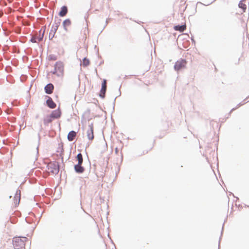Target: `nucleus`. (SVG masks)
Here are the masks:
<instances>
[{"mask_svg": "<svg viewBox=\"0 0 249 249\" xmlns=\"http://www.w3.org/2000/svg\"><path fill=\"white\" fill-rule=\"evenodd\" d=\"M76 159L78 161V163L79 164H82L83 162V159L82 155L81 153H79L76 156Z\"/></svg>", "mask_w": 249, "mask_h": 249, "instance_id": "f3484780", "label": "nucleus"}, {"mask_svg": "<svg viewBox=\"0 0 249 249\" xmlns=\"http://www.w3.org/2000/svg\"><path fill=\"white\" fill-rule=\"evenodd\" d=\"M107 90V80L104 79L102 83V88L100 92V96L104 98L105 96V93Z\"/></svg>", "mask_w": 249, "mask_h": 249, "instance_id": "39448f33", "label": "nucleus"}, {"mask_svg": "<svg viewBox=\"0 0 249 249\" xmlns=\"http://www.w3.org/2000/svg\"><path fill=\"white\" fill-rule=\"evenodd\" d=\"M186 28V25H177V26H175L174 27V29L176 30V31H179L181 32H183Z\"/></svg>", "mask_w": 249, "mask_h": 249, "instance_id": "2eb2a0df", "label": "nucleus"}, {"mask_svg": "<svg viewBox=\"0 0 249 249\" xmlns=\"http://www.w3.org/2000/svg\"><path fill=\"white\" fill-rule=\"evenodd\" d=\"M71 21L69 19H67L65 20L63 22V26L66 30H67L66 27L71 25Z\"/></svg>", "mask_w": 249, "mask_h": 249, "instance_id": "a211bd4d", "label": "nucleus"}, {"mask_svg": "<svg viewBox=\"0 0 249 249\" xmlns=\"http://www.w3.org/2000/svg\"><path fill=\"white\" fill-rule=\"evenodd\" d=\"M89 60L86 58H84L83 59V61H82V65L84 66V67H87L88 66V65H89Z\"/></svg>", "mask_w": 249, "mask_h": 249, "instance_id": "6ab92c4d", "label": "nucleus"}, {"mask_svg": "<svg viewBox=\"0 0 249 249\" xmlns=\"http://www.w3.org/2000/svg\"><path fill=\"white\" fill-rule=\"evenodd\" d=\"M68 12V9L67 6H63L61 7V10L59 13V16L60 17H64L66 15Z\"/></svg>", "mask_w": 249, "mask_h": 249, "instance_id": "9b49d317", "label": "nucleus"}, {"mask_svg": "<svg viewBox=\"0 0 249 249\" xmlns=\"http://www.w3.org/2000/svg\"><path fill=\"white\" fill-rule=\"evenodd\" d=\"M115 153H116V154H117L118 153V149L117 148H115Z\"/></svg>", "mask_w": 249, "mask_h": 249, "instance_id": "4be33fe9", "label": "nucleus"}, {"mask_svg": "<svg viewBox=\"0 0 249 249\" xmlns=\"http://www.w3.org/2000/svg\"><path fill=\"white\" fill-rule=\"evenodd\" d=\"M61 114V111L59 109L53 110L50 116V117L53 119H57L60 117Z\"/></svg>", "mask_w": 249, "mask_h": 249, "instance_id": "0eeeda50", "label": "nucleus"}, {"mask_svg": "<svg viewBox=\"0 0 249 249\" xmlns=\"http://www.w3.org/2000/svg\"><path fill=\"white\" fill-rule=\"evenodd\" d=\"M44 36V32L41 33V31L39 32V35L38 36H37V41L39 42L42 40Z\"/></svg>", "mask_w": 249, "mask_h": 249, "instance_id": "aec40b11", "label": "nucleus"}, {"mask_svg": "<svg viewBox=\"0 0 249 249\" xmlns=\"http://www.w3.org/2000/svg\"><path fill=\"white\" fill-rule=\"evenodd\" d=\"M31 40L32 42H34V43L38 42L36 36H35L33 37Z\"/></svg>", "mask_w": 249, "mask_h": 249, "instance_id": "412c9836", "label": "nucleus"}, {"mask_svg": "<svg viewBox=\"0 0 249 249\" xmlns=\"http://www.w3.org/2000/svg\"><path fill=\"white\" fill-rule=\"evenodd\" d=\"M47 106L51 108H54L56 107L55 103L53 101L50 97L46 101Z\"/></svg>", "mask_w": 249, "mask_h": 249, "instance_id": "9d476101", "label": "nucleus"}, {"mask_svg": "<svg viewBox=\"0 0 249 249\" xmlns=\"http://www.w3.org/2000/svg\"><path fill=\"white\" fill-rule=\"evenodd\" d=\"M74 170L75 172L77 173H82L84 172L85 169L82 166V164H79L77 163L74 166Z\"/></svg>", "mask_w": 249, "mask_h": 249, "instance_id": "1a4fd4ad", "label": "nucleus"}, {"mask_svg": "<svg viewBox=\"0 0 249 249\" xmlns=\"http://www.w3.org/2000/svg\"><path fill=\"white\" fill-rule=\"evenodd\" d=\"M45 91L47 94H50L53 93L54 87L53 85L51 84H48L45 87Z\"/></svg>", "mask_w": 249, "mask_h": 249, "instance_id": "6e6552de", "label": "nucleus"}, {"mask_svg": "<svg viewBox=\"0 0 249 249\" xmlns=\"http://www.w3.org/2000/svg\"><path fill=\"white\" fill-rule=\"evenodd\" d=\"M64 71V66L61 63H56L55 66V71L54 73L57 75L62 74Z\"/></svg>", "mask_w": 249, "mask_h": 249, "instance_id": "20e7f679", "label": "nucleus"}, {"mask_svg": "<svg viewBox=\"0 0 249 249\" xmlns=\"http://www.w3.org/2000/svg\"><path fill=\"white\" fill-rule=\"evenodd\" d=\"M76 136V133L74 131H70L68 135V139L69 141H72Z\"/></svg>", "mask_w": 249, "mask_h": 249, "instance_id": "f8f14e48", "label": "nucleus"}, {"mask_svg": "<svg viewBox=\"0 0 249 249\" xmlns=\"http://www.w3.org/2000/svg\"><path fill=\"white\" fill-rule=\"evenodd\" d=\"M87 136L90 141H92L94 139L93 126L92 124L89 125V129L87 131Z\"/></svg>", "mask_w": 249, "mask_h": 249, "instance_id": "423d86ee", "label": "nucleus"}, {"mask_svg": "<svg viewBox=\"0 0 249 249\" xmlns=\"http://www.w3.org/2000/svg\"><path fill=\"white\" fill-rule=\"evenodd\" d=\"M245 0H241L238 4L239 7L242 9L243 12H245L247 9V5L244 2Z\"/></svg>", "mask_w": 249, "mask_h": 249, "instance_id": "4468645a", "label": "nucleus"}, {"mask_svg": "<svg viewBox=\"0 0 249 249\" xmlns=\"http://www.w3.org/2000/svg\"><path fill=\"white\" fill-rule=\"evenodd\" d=\"M58 25L57 24H56L55 25H53L52 26V29L51 30V32L50 33L49 37H50L51 36V38H52L54 36V34H55L56 30L58 29Z\"/></svg>", "mask_w": 249, "mask_h": 249, "instance_id": "ddd939ff", "label": "nucleus"}, {"mask_svg": "<svg viewBox=\"0 0 249 249\" xmlns=\"http://www.w3.org/2000/svg\"><path fill=\"white\" fill-rule=\"evenodd\" d=\"M186 61L185 60L181 59L176 62L174 68L176 71H179L184 68L186 66Z\"/></svg>", "mask_w": 249, "mask_h": 249, "instance_id": "7ed1b4c3", "label": "nucleus"}, {"mask_svg": "<svg viewBox=\"0 0 249 249\" xmlns=\"http://www.w3.org/2000/svg\"><path fill=\"white\" fill-rule=\"evenodd\" d=\"M47 169L49 173L53 174H57L59 171L58 163L56 161L49 162L47 165Z\"/></svg>", "mask_w": 249, "mask_h": 249, "instance_id": "f03ea898", "label": "nucleus"}, {"mask_svg": "<svg viewBox=\"0 0 249 249\" xmlns=\"http://www.w3.org/2000/svg\"><path fill=\"white\" fill-rule=\"evenodd\" d=\"M26 237L21 238L16 237L13 239V246L15 249H24L25 242L27 241Z\"/></svg>", "mask_w": 249, "mask_h": 249, "instance_id": "f257e3e1", "label": "nucleus"}, {"mask_svg": "<svg viewBox=\"0 0 249 249\" xmlns=\"http://www.w3.org/2000/svg\"><path fill=\"white\" fill-rule=\"evenodd\" d=\"M52 121V120L51 119H50L49 121H48V122H51Z\"/></svg>", "mask_w": 249, "mask_h": 249, "instance_id": "5701e85b", "label": "nucleus"}, {"mask_svg": "<svg viewBox=\"0 0 249 249\" xmlns=\"http://www.w3.org/2000/svg\"><path fill=\"white\" fill-rule=\"evenodd\" d=\"M15 197L16 198V200L14 202L15 205H18L20 201V191H17L16 194L15 195Z\"/></svg>", "mask_w": 249, "mask_h": 249, "instance_id": "dca6fc26", "label": "nucleus"}]
</instances>
